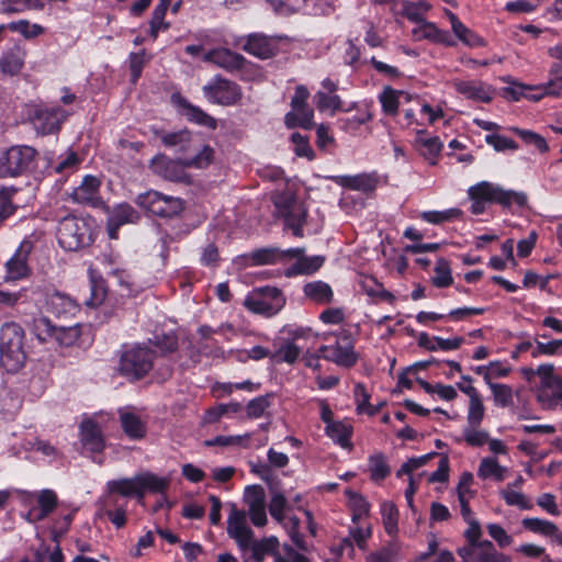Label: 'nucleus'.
Wrapping results in <instances>:
<instances>
[{"label": "nucleus", "mask_w": 562, "mask_h": 562, "mask_svg": "<svg viewBox=\"0 0 562 562\" xmlns=\"http://www.w3.org/2000/svg\"><path fill=\"white\" fill-rule=\"evenodd\" d=\"M457 92L473 101L488 103L493 99V89L479 80H459L451 82Z\"/></svg>", "instance_id": "aec40b11"}, {"label": "nucleus", "mask_w": 562, "mask_h": 562, "mask_svg": "<svg viewBox=\"0 0 562 562\" xmlns=\"http://www.w3.org/2000/svg\"><path fill=\"white\" fill-rule=\"evenodd\" d=\"M121 426L125 435L134 440L145 437L146 426L138 415L131 408L120 409Z\"/></svg>", "instance_id": "c9c22d12"}, {"label": "nucleus", "mask_w": 562, "mask_h": 562, "mask_svg": "<svg viewBox=\"0 0 562 562\" xmlns=\"http://www.w3.org/2000/svg\"><path fill=\"white\" fill-rule=\"evenodd\" d=\"M243 48L260 59L270 58L276 53V44L267 36L259 34L249 35Z\"/></svg>", "instance_id": "58836bf2"}, {"label": "nucleus", "mask_w": 562, "mask_h": 562, "mask_svg": "<svg viewBox=\"0 0 562 562\" xmlns=\"http://www.w3.org/2000/svg\"><path fill=\"white\" fill-rule=\"evenodd\" d=\"M304 249L296 255H288V257L295 258V262L285 270V276L291 278L295 276L313 274L321 269L325 262L323 256H304Z\"/></svg>", "instance_id": "cd10ccee"}, {"label": "nucleus", "mask_w": 562, "mask_h": 562, "mask_svg": "<svg viewBox=\"0 0 562 562\" xmlns=\"http://www.w3.org/2000/svg\"><path fill=\"white\" fill-rule=\"evenodd\" d=\"M245 497L248 503L251 522L257 527L265 526L267 514L262 488L260 486H248Z\"/></svg>", "instance_id": "b1692460"}, {"label": "nucleus", "mask_w": 562, "mask_h": 562, "mask_svg": "<svg viewBox=\"0 0 562 562\" xmlns=\"http://www.w3.org/2000/svg\"><path fill=\"white\" fill-rule=\"evenodd\" d=\"M285 304V297L277 288L265 286L256 289L245 299L248 311L271 317L278 314Z\"/></svg>", "instance_id": "0eeeda50"}, {"label": "nucleus", "mask_w": 562, "mask_h": 562, "mask_svg": "<svg viewBox=\"0 0 562 562\" xmlns=\"http://www.w3.org/2000/svg\"><path fill=\"white\" fill-rule=\"evenodd\" d=\"M470 199H480L486 203H497L503 206H524L527 195L524 192L506 190L498 184L482 181L469 188Z\"/></svg>", "instance_id": "20e7f679"}, {"label": "nucleus", "mask_w": 562, "mask_h": 562, "mask_svg": "<svg viewBox=\"0 0 562 562\" xmlns=\"http://www.w3.org/2000/svg\"><path fill=\"white\" fill-rule=\"evenodd\" d=\"M302 248H289L281 250L279 248H261L252 251L249 259L254 265H274L288 258V255H296Z\"/></svg>", "instance_id": "f704fd0d"}, {"label": "nucleus", "mask_w": 562, "mask_h": 562, "mask_svg": "<svg viewBox=\"0 0 562 562\" xmlns=\"http://www.w3.org/2000/svg\"><path fill=\"white\" fill-rule=\"evenodd\" d=\"M139 220L138 212L128 203L113 206L108 217V234L111 239L117 238L119 228L125 224H134Z\"/></svg>", "instance_id": "a211bd4d"}, {"label": "nucleus", "mask_w": 562, "mask_h": 562, "mask_svg": "<svg viewBox=\"0 0 562 562\" xmlns=\"http://www.w3.org/2000/svg\"><path fill=\"white\" fill-rule=\"evenodd\" d=\"M57 240L66 251H77L92 243V229L87 220L76 215L63 217L57 226Z\"/></svg>", "instance_id": "7ed1b4c3"}, {"label": "nucleus", "mask_w": 562, "mask_h": 562, "mask_svg": "<svg viewBox=\"0 0 562 562\" xmlns=\"http://www.w3.org/2000/svg\"><path fill=\"white\" fill-rule=\"evenodd\" d=\"M35 150L30 146H13L0 156V177H18L29 171Z\"/></svg>", "instance_id": "1a4fd4ad"}, {"label": "nucleus", "mask_w": 562, "mask_h": 562, "mask_svg": "<svg viewBox=\"0 0 562 562\" xmlns=\"http://www.w3.org/2000/svg\"><path fill=\"white\" fill-rule=\"evenodd\" d=\"M135 203L146 212L159 217L177 216L184 207L180 198L162 194L156 190L138 194Z\"/></svg>", "instance_id": "423d86ee"}, {"label": "nucleus", "mask_w": 562, "mask_h": 562, "mask_svg": "<svg viewBox=\"0 0 562 562\" xmlns=\"http://www.w3.org/2000/svg\"><path fill=\"white\" fill-rule=\"evenodd\" d=\"M204 97L214 104L232 106L243 98V90L235 81L215 76L203 87Z\"/></svg>", "instance_id": "9d476101"}, {"label": "nucleus", "mask_w": 562, "mask_h": 562, "mask_svg": "<svg viewBox=\"0 0 562 562\" xmlns=\"http://www.w3.org/2000/svg\"><path fill=\"white\" fill-rule=\"evenodd\" d=\"M321 357L340 367H352L357 362V355L352 341L348 337L338 339L333 345H325L318 349Z\"/></svg>", "instance_id": "ddd939ff"}, {"label": "nucleus", "mask_w": 562, "mask_h": 562, "mask_svg": "<svg viewBox=\"0 0 562 562\" xmlns=\"http://www.w3.org/2000/svg\"><path fill=\"white\" fill-rule=\"evenodd\" d=\"M353 432V427L348 420H337L334 424L325 426V434L328 438H330L336 445L341 447L342 449H351V436Z\"/></svg>", "instance_id": "4c0bfd02"}, {"label": "nucleus", "mask_w": 562, "mask_h": 562, "mask_svg": "<svg viewBox=\"0 0 562 562\" xmlns=\"http://www.w3.org/2000/svg\"><path fill=\"white\" fill-rule=\"evenodd\" d=\"M310 92L306 87L297 86L291 100V111L286 113L284 123L289 128L303 127L308 130L313 126L314 112L306 101Z\"/></svg>", "instance_id": "9b49d317"}, {"label": "nucleus", "mask_w": 562, "mask_h": 562, "mask_svg": "<svg viewBox=\"0 0 562 562\" xmlns=\"http://www.w3.org/2000/svg\"><path fill=\"white\" fill-rule=\"evenodd\" d=\"M521 524L527 530L547 537H554L558 531L555 524L541 518H524Z\"/></svg>", "instance_id": "5fc2aeb1"}, {"label": "nucleus", "mask_w": 562, "mask_h": 562, "mask_svg": "<svg viewBox=\"0 0 562 562\" xmlns=\"http://www.w3.org/2000/svg\"><path fill=\"white\" fill-rule=\"evenodd\" d=\"M467 524L468 528L464 531V537L468 541V544L459 548L457 551L461 559L469 557L472 550H474L475 547L480 546L483 541L481 540L482 529L480 522L476 519H473Z\"/></svg>", "instance_id": "c03bdc74"}, {"label": "nucleus", "mask_w": 562, "mask_h": 562, "mask_svg": "<svg viewBox=\"0 0 562 562\" xmlns=\"http://www.w3.org/2000/svg\"><path fill=\"white\" fill-rule=\"evenodd\" d=\"M104 516L117 528L126 524L127 501L113 495H104L102 498Z\"/></svg>", "instance_id": "c85d7f7f"}, {"label": "nucleus", "mask_w": 562, "mask_h": 562, "mask_svg": "<svg viewBox=\"0 0 562 562\" xmlns=\"http://www.w3.org/2000/svg\"><path fill=\"white\" fill-rule=\"evenodd\" d=\"M100 180L94 176H86L81 183L74 189L72 200L80 204L95 205L100 201Z\"/></svg>", "instance_id": "a878e982"}, {"label": "nucleus", "mask_w": 562, "mask_h": 562, "mask_svg": "<svg viewBox=\"0 0 562 562\" xmlns=\"http://www.w3.org/2000/svg\"><path fill=\"white\" fill-rule=\"evenodd\" d=\"M139 499L144 498L145 494H165L171 484V475H158L150 471H140L136 473Z\"/></svg>", "instance_id": "412c9836"}, {"label": "nucleus", "mask_w": 562, "mask_h": 562, "mask_svg": "<svg viewBox=\"0 0 562 562\" xmlns=\"http://www.w3.org/2000/svg\"><path fill=\"white\" fill-rule=\"evenodd\" d=\"M432 284L437 288H447L453 283L451 268L448 260L439 258L434 268Z\"/></svg>", "instance_id": "603ef678"}, {"label": "nucleus", "mask_w": 562, "mask_h": 562, "mask_svg": "<svg viewBox=\"0 0 562 562\" xmlns=\"http://www.w3.org/2000/svg\"><path fill=\"white\" fill-rule=\"evenodd\" d=\"M106 273L109 277H112L128 295H134L138 292V288L131 274L125 269L114 265L111 260H109V270Z\"/></svg>", "instance_id": "09e8293b"}, {"label": "nucleus", "mask_w": 562, "mask_h": 562, "mask_svg": "<svg viewBox=\"0 0 562 562\" xmlns=\"http://www.w3.org/2000/svg\"><path fill=\"white\" fill-rule=\"evenodd\" d=\"M154 352L146 346H124L120 353L117 371L130 381H137L154 367Z\"/></svg>", "instance_id": "f03ea898"}, {"label": "nucleus", "mask_w": 562, "mask_h": 562, "mask_svg": "<svg viewBox=\"0 0 562 562\" xmlns=\"http://www.w3.org/2000/svg\"><path fill=\"white\" fill-rule=\"evenodd\" d=\"M47 311L57 317H74L80 311L79 303L63 292L54 291L46 297Z\"/></svg>", "instance_id": "6ab92c4d"}, {"label": "nucleus", "mask_w": 562, "mask_h": 562, "mask_svg": "<svg viewBox=\"0 0 562 562\" xmlns=\"http://www.w3.org/2000/svg\"><path fill=\"white\" fill-rule=\"evenodd\" d=\"M82 159L72 150H68L65 155L59 156L58 162L55 166V171L61 175H69L75 172Z\"/></svg>", "instance_id": "e2e57ef3"}, {"label": "nucleus", "mask_w": 562, "mask_h": 562, "mask_svg": "<svg viewBox=\"0 0 562 562\" xmlns=\"http://www.w3.org/2000/svg\"><path fill=\"white\" fill-rule=\"evenodd\" d=\"M462 560L464 562H512L510 557L498 551L490 540H483L469 557Z\"/></svg>", "instance_id": "2f4dec72"}, {"label": "nucleus", "mask_w": 562, "mask_h": 562, "mask_svg": "<svg viewBox=\"0 0 562 562\" xmlns=\"http://www.w3.org/2000/svg\"><path fill=\"white\" fill-rule=\"evenodd\" d=\"M22 502L29 506L26 519L31 522L46 518L57 506V495L52 490L35 492H22Z\"/></svg>", "instance_id": "f8f14e48"}, {"label": "nucleus", "mask_w": 562, "mask_h": 562, "mask_svg": "<svg viewBox=\"0 0 562 562\" xmlns=\"http://www.w3.org/2000/svg\"><path fill=\"white\" fill-rule=\"evenodd\" d=\"M72 112L57 105H45L36 113L35 124L43 134L57 132Z\"/></svg>", "instance_id": "dca6fc26"}, {"label": "nucleus", "mask_w": 562, "mask_h": 562, "mask_svg": "<svg viewBox=\"0 0 562 562\" xmlns=\"http://www.w3.org/2000/svg\"><path fill=\"white\" fill-rule=\"evenodd\" d=\"M402 95H404L403 91L385 87L379 95L382 111L387 115H396Z\"/></svg>", "instance_id": "3c124183"}, {"label": "nucleus", "mask_w": 562, "mask_h": 562, "mask_svg": "<svg viewBox=\"0 0 562 562\" xmlns=\"http://www.w3.org/2000/svg\"><path fill=\"white\" fill-rule=\"evenodd\" d=\"M24 64V52L15 46L5 52L1 58V69L5 74L15 75L18 74Z\"/></svg>", "instance_id": "de8ad7c7"}, {"label": "nucleus", "mask_w": 562, "mask_h": 562, "mask_svg": "<svg viewBox=\"0 0 562 562\" xmlns=\"http://www.w3.org/2000/svg\"><path fill=\"white\" fill-rule=\"evenodd\" d=\"M0 359L10 372H16L25 363L24 330L14 322L4 323L0 328Z\"/></svg>", "instance_id": "f257e3e1"}, {"label": "nucleus", "mask_w": 562, "mask_h": 562, "mask_svg": "<svg viewBox=\"0 0 562 562\" xmlns=\"http://www.w3.org/2000/svg\"><path fill=\"white\" fill-rule=\"evenodd\" d=\"M227 533L243 551L251 544L252 531L247 524V515L244 510L237 509L235 505H232L227 518Z\"/></svg>", "instance_id": "4468645a"}, {"label": "nucleus", "mask_w": 562, "mask_h": 562, "mask_svg": "<svg viewBox=\"0 0 562 562\" xmlns=\"http://www.w3.org/2000/svg\"><path fill=\"white\" fill-rule=\"evenodd\" d=\"M301 348L292 340L282 341L271 353L270 359L274 363L293 364L301 355Z\"/></svg>", "instance_id": "37998d69"}, {"label": "nucleus", "mask_w": 562, "mask_h": 562, "mask_svg": "<svg viewBox=\"0 0 562 562\" xmlns=\"http://www.w3.org/2000/svg\"><path fill=\"white\" fill-rule=\"evenodd\" d=\"M304 296L318 305L330 304L334 300V291L331 286L322 280H314L303 285Z\"/></svg>", "instance_id": "473e14b6"}, {"label": "nucleus", "mask_w": 562, "mask_h": 562, "mask_svg": "<svg viewBox=\"0 0 562 562\" xmlns=\"http://www.w3.org/2000/svg\"><path fill=\"white\" fill-rule=\"evenodd\" d=\"M149 167L154 173L170 181H181L184 178L183 169L187 168L182 166V158L172 160L164 155L154 157Z\"/></svg>", "instance_id": "4be33fe9"}, {"label": "nucleus", "mask_w": 562, "mask_h": 562, "mask_svg": "<svg viewBox=\"0 0 562 562\" xmlns=\"http://www.w3.org/2000/svg\"><path fill=\"white\" fill-rule=\"evenodd\" d=\"M179 104L184 110V115L189 121L212 130L216 128V120L206 114L200 108L194 106L182 99L180 100Z\"/></svg>", "instance_id": "8fccbe9b"}, {"label": "nucleus", "mask_w": 562, "mask_h": 562, "mask_svg": "<svg viewBox=\"0 0 562 562\" xmlns=\"http://www.w3.org/2000/svg\"><path fill=\"white\" fill-rule=\"evenodd\" d=\"M463 440L471 447H482L488 441L490 435L480 425H467L462 430Z\"/></svg>", "instance_id": "052dcab7"}, {"label": "nucleus", "mask_w": 562, "mask_h": 562, "mask_svg": "<svg viewBox=\"0 0 562 562\" xmlns=\"http://www.w3.org/2000/svg\"><path fill=\"white\" fill-rule=\"evenodd\" d=\"M243 406L238 402H231L227 404H218L214 407L209 408L203 416L204 424H214L222 417H231L241 412Z\"/></svg>", "instance_id": "a18cd8bd"}, {"label": "nucleus", "mask_w": 562, "mask_h": 562, "mask_svg": "<svg viewBox=\"0 0 562 562\" xmlns=\"http://www.w3.org/2000/svg\"><path fill=\"white\" fill-rule=\"evenodd\" d=\"M214 158V150L209 145H204L196 155L193 157H184L182 158V166L187 168H205L207 167Z\"/></svg>", "instance_id": "bf43d9fd"}, {"label": "nucleus", "mask_w": 562, "mask_h": 562, "mask_svg": "<svg viewBox=\"0 0 562 562\" xmlns=\"http://www.w3.org/2000/svg\"><path fill=\"white\" fill-rule=\"evenodd\" d=\"M358 284L361 291L370 297L393 300V295L387 292L375 278L371 276H360Z\"/></svg>", "instance_id": "49530a36"}, {"label": "nucleus", "mask_w": 562, "mask_h": 562, "mask_svg": "<svg viewBox=\"0 0 562 562\" xmlns=\"http://www.w3.org/2000/svg\"><path fill=\"white\" fill-rule=\"evenodd\" d=\"M445 14L451 24L453 34L464 45L469 47H480L484 45L483 40L472 30L467 27L453 12L450 10H445Z\"/></svg>", "instance_id": "e433bc0d"}, {"label": "nucleus", "mask_w": 562, "mask_h": 562, "mask_svg": "<svg viewBox=\"0 0 562 562\" xmlns=\"http://www.w3.org/2000/svg\"><path fill=\"white\" fill-rule=\"evenodd\" d=\"M105 495H113L120 498L136 497L139 499V490L136 474L132 477L114 479L106 482Z\"/></svg>", "instance_id": "72a5a7b5"}, {"label": "nucleus", "mask_w": 562, "mask_h": 562, "mask_svg": "<svg viewBox=\"0 0 562 562\" xmlns=\"http://www.w3.org/2000/svg\"><path fill=\"white\" fill-rule=\"evenodd\" d=\"M419 115L420 124L435 125L439 120L443 119L445 111L440 103L420 102Z\"/></svg>", "instance_id": "4d7b16f0"}, {"label": "nucleus", "mask_w": 562, "mask_h": 562, "mask_svg": "<svg viewBox=\"0 0 562 562\" xmlns=\"http://www.w3.org/2000/svg\"><path fill=\"white\" fill-rule=\"evenodd\" d=\"M415 147L419 155L423 156L429 165L434 166L437 164L443 144L439 137L431 136L426 131L420 130L416 134Z\"/></svg>", "instance_id": "393cba45"}, {"label": "nucleus", "mask_w": 562, "mask_h": 562, "mask_svg": "<svg viewBox=\"0 0 562 562\" xmlns=\"http://www.w3.org/2000/svg\"><path fill=\"white\" fill-rule=\"evenodd\" d=\"M79 437L83 454H99L105 448L102 429L99 424L91 418L80 424Z\"/></svg>", "instance_id": "2eb2a0df"}, {"label": "nucleus", "mask_w": 562, "mask_h": 562, "mask_svg": "<svg viewBox=\"0 0 562 562\" xmlns=\"http://www.w3.org/2000/svg\"><path fill=\"white\" fill-rule=\"evenodd\" d=\"M282 524L283 528L290 536L293 543L301 550H306V544L303 538V535L300 532V519L295 516H286L283 521H279Z\"/></svg>", "instance_id": "69168bd1"}, {"label": "nucleus", "mask_w": 562, "mask_h": 562, "mask_svg": "<svg viewBox=\"0 0 562 562\" xmlns=\"http://www.w3.org/2000/svg\"><path fill=\"white\" fill-rule=\"evenodd\" d=\"M510 131L519 136L527 145L533 146L538 151L547 153L549 150L547 140L540 134L519 127H510Z\"/></svg>", "instance_id": "13d9d810"}, {"label": "nucleus", "mask_w": 562, "mask_h": 562, "mask_svg": "<svg viewBox=\"0 0 562 562\" xmlns=\"http://www.w3.org/2000/svg\"><path fill=\"white\" fill-rule=\"evenodd\" d=\"M476 474L481 480L502 482L508 474V468L502 465L495 457H484L480 461Z\"/></svg>", "instance_id": "a19ab883"}, {"label": "nucleus", "mask_w": 562, "mask_h": 562, "mask_svg": "<svg viewBox=\"0 0 562 562\" xmlns=\"http://www.w3.org/2000/svg\"><path fill=\"white\" fill-rule=\"evenodd\" d=\"M203 60L212 63L226 71L235 72L243 65V55L227 48H214L206 52Z\"/></svg>", "instance_id": "bb28decb"}, {"label": "nucleus", "mask_w": 562, "mask_h": 562, "mask_svg": "<svg viewBox=\"0 0 562 562\" xmlns=\"http://www.w3.org/2000/svg\"><path fill=\"white\" fill-rule=\"evenodd\" d=\"M463 338L461 337H452V338H441V337H430L426 333H422L418 338V345L424 347L429 351H450L457 350L463 344Z\"/></svg>", "instance_id": "79ce46f5"}, {"label": "nucleus", "mask_w": 562, "mask_h": 562, "mask_svg": "<svg viewBox=\"0 0 562 562\" xmlns=\"http://www.w3.org/2000/svg\"><path fill=\"white\" fill-rule=\"evenodd\" d=\"M413 36L417 41L428 40L432 43L454 45V42L447 31L440 30L432 22L423 21L413 29Z\"/></svg>", "instance_id": "c756f323"}, {"label": "nucleus", "mask_w": 562, "mask_h": 562, "mask_svg": "<svg viewBox=\"0 0 562 562\" xmlns=\"http://www.w3.org/2000/svg\"><path fill=\"white\" fill-rule=\"evenodd\" d=\"M548 76V81L538 86L514 83L512 88L514 99L518 100L520 97H525L529 100L538 101L543 97H560L562 94V64H552Z\"/></svg>", "instance_id": "39448f33"}, {"label": "nucleus", "mask_w": 562, "mask_h": 562, "mask_svg": "<svg viewBox=\"0 0 562 562\" xmlns=\"http://www.w3.org/2000/svg\"><path fill=\"white\" fill-rule=\"evenodd\" d=\"M306 217V211L301 205H293L286 214L285 222L289 228L297 237L303 236V223Z\"/></svg>", "instance_id": "0e129e2a"}, {"label": "nucleus", "mask_w": 562, "mask_h": 562, "mask_svg": "<svg viewBox=\"0 0 562 562\" xmlns=\"http://www.w3.org/2000/svg\"><path fill=\"white\" fill-rule=\"evenodd\" d=\"M157 137L166 147L175 148L186 153L193 144V137L188 130H179L176 132L159 131L156 132Z\"/></svg>", "instance_id": "ea45409f"}, {"label": "nucleus", "mask_w": 562, "mask_h": 562, "mask_svg": "<svg viewBox=\"0 0 562 562\" xmlns=\"http://www.w3.org/2000/svg\"><path fill=\"white\" fill-rule=\"evenodd\" d=\"M353 109L356 110L353 115L339 120L341 128L352 135H355L362 125L367 124L373 119V113L370 105L363 104L358 106L353 103L344 111L350 112Z\"/></svg>", "instance_id": "7c9ffc66"}, {"label": "nucleus", "mask_w": 562, "mask_h": 562, "mask_svg": "<svg viewBox=\"0 0 562 562\" xmlns=\"http://www.w3.org/2000/svg\"><path fill=\"white\" fill-rule=\"evenodd\" d=\"M10 31L19 32L25 38L31 40L40 36L44 33V27L40 24H32L26 20H20L16 22H11L7 25Z\"/></svg>", "instance_id": "338daca9"}, {"label": "nucleus", "mask_w": 562, "mask_h": 562, "mask_svg": "<svg viewBox=\"0 0 562 562\" xmlns=\"http://www.w3.org/2000/svg\"><path fill=\"white\" fill-rule=\"evenodd\" d=\"M336 184L360 191L362 193H369L376 189L378 177L374 173H359L355 176H330L328 177Z\"/></svg>", "instance_id": "5701e85b"}, {"label": "nucleus", "mask_w": 562, "mask_h": 562, "mask_svg": "<svg viewBox=\"0 0 562 562\" xmlns=\"http://www.w3.org/2000/svg\"><path fill=\"white\" fill-rule=\"evenodd\" d=\"M540 379L537 398L546 408H552L562 402V379L554 374V366L540 364L535 371Z\"/></svg>", "instance_id": "6e6552de"}, {"label": "nucleus", "mask_w": 562, "mask_h": 562, "mask_svg": "<svg viewBox=\"0 0 562 562\" xmlns=\"http://www.w3.org/2000/svg\"><path fill=\"white\" fill-rule=\"evenodd\" d=\"M56 328L47 317L40 316L34 318L32 331L40 341L46 342L54 340Z\"/></svg>", "instance_id": "864d4df0"}, {"label": "nucleus", "mask_w": 562, "mask_h": 562, "mask_svg": "<svg viewBox=\"0 0 562 562\" xmlns=\"http://www.w3.org/2000/svg\"><path fill=\"white\" fill-rule=\"evenodd\" d=\"M316 106L319 111H330L331 114L336 111H344L342 102L338 94L327 93L325 91H317L315 93Z\"/></svg>", "instance_id": "6e6d98bb"}, {"label": "nucleus", "mask_w": 562, "mask_h": 562, "mask_svg": "<svg viewBox=\"0 0 562 562\" xmlns=\"http://www.w3.org/2000/svg\"><path fill=\"white\" fill-rule=\"evenodd\" d=\"M485 416V407L482 397L479 394L469 398L467 413V425H481Z\"/></svg>", "instance_id": "680f3d73"}, {"label": "nucleus", "mask_w": 562, "mask_h": 562, "mask_svg": "<svg viewBox=\"0 0 562 562\" xmlns=\"http://www.w3.org/2000/svg\"><path fill=\"white\" fill-rule=\"evenodd\" d=\"M400 554V546L396 542H390L381 550L370 554L367 562H395Z\"/></svg>", "instance_id": "774afa93"}, {"label": "nucleus", "mask_w": 562, "mask_h": 562, "mask_svg": "<svg viewBox=\"0 0 562 562\" xmlns=\"http://www.w3.org/2000/svg\"><path fill=\"white\" fill-rule=\"evenodd\" d=\"M33 246L31 241L23 240L21 243L14 255L5 263L7 281L20 280L29 276L30 268L27 265V258Z\"/></svg>", "instance_id": "f3484780"}]
</instances>
